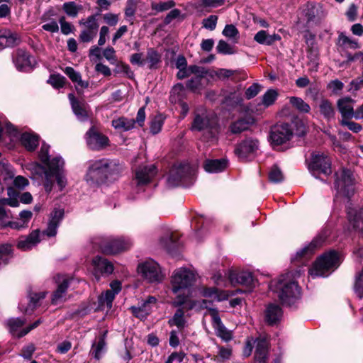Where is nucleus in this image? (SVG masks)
<instances>
[{"label":"nucleus","mask_w":363,"mask_h":363,"mask_svg":"<svg viewBox=\"0 0 363 363\" xmlns=\"http://www.w3.org/2000/svg\"><path fill=\"white\" fill-rule=\"evenodd\" d=\"M123 169V165L117 160H96L90 164L85 179L88 183L100 184L108 180L116 179Z\"/></svg>","instance_id":"nucleus-1"},{"label":"nucleus","mask_w":363,"mask_h":363,"mask_svg":"<svg viewBox=\"0 0 363 363\" xmlns=\"http://www.w3.org/2000/svg\"><path fill=\"white\" fill-rule=\"evenodd\" d=\"M200 294L206 299L194 301L188 299L187 295H178L174 298L172 306L179 307L185 304L187 310L194 309L198 311L206 308L209 314V310L212 309L210 308L211 303L226 300L230 296L227 291H219L215 287L206 286L201 288Z\"/></svg>","instance_id":"nucleus-2"},{"label":"nucleus","mask_w":363,"mask_h":363,"mask_svg":"<svg viewBox=\"0 0 363 363\" xmlns=\"http://www.w3.org/2000/svg\"><path fill=\"white\" fill-rule=\"evenodd\" d=\"M290 274L283 276L278 281H272L271 289L277 294L281 303L291 305L300 296V289L296 281L290 279Z\"/></svg>","instance_id":"nucleus-3"},{"label":"nucleus","mask_w":363,"mask_h":363,"mask_svg":"<svg viewBox=\"0 0 363 363\" xmlns=\"http://www.w3.org/2000/svg\"><path fill=\"white\" fill-rule=\"evenodd\" d=\"M340 262L341 257L337 252H328L316 259L309 270V274L312 278L327 277L338 267Z\"/></svg>","instance_id":"nucleus-4"},{"label":"nucleus","mask_w":363,"mask_h":363,"mask_svg":"<svg viewBox=\"0 0 363 363\" xmlns=\"http://www.w3.org/2000/svg\"><path fill=\"white\" fill-rule=\"evenodd\" d=\"M196 274L186 268L176 269L172 277V291L176 295H187L189 296V288L196 279Z\"/></svg>","instance_id":"nucleus-5"},{"label":"nucleus","mask_w":363,"mask_h":363,"mask_svg":"<svg viewBox=\"0 0 363 363\" xmlns=\"http://www.w3.org/2000/svg\"><path fill=\"white\" fill-rule=\"evenodd\" d=\"M49 149V145L43 144L39 152V159L44 166L38 163L34 164V169L36 173L44 174L47 179H48L51 174H56L57 171L64 166V161L60 157H56L50 160Z\"/></svg>","instance_id":"nucleus-6"},{"label":"nucleus","mask_w":363,"mask_h":363,"mask_svg":"<svg viewBox=\"0 0 363 363\" xmlns=\"http://www.w3.org/2000/svg\"><path fill=\"white\" fill-rule=\"evenodd\" d=\"M92 242L106 255H113L127 250L132 245L131 242L124 238L96 237Z\"/></svg>","instance_id":"nucleus-7"},{"label":"nucleus","mask_w":363,"mask_h":363,"mask_svg":"<svg viewBox=\"0 0 363 363\" xmlns=\"http://www.w3.org/2000/svg\"><path fill=\"white\" fill-rule=\"evenodd\" d=\"M335 188L340 194L349 197L354 192V178L353 173L342 169L336 173Z\"/></svg>","instance_id":"nucleus-8"},{"label":"nucleus","mask_w":363,"mask_h":363,"mask_svg":"<svg viewBox=\"0 0 363 363\" xmlns=\"http://www.w3.org/2000/svg\"><path fill=\"white\" fill-rule=\"evenodd\" d=\"M192 129L199 131L206 130L209 138H215L218 133L217 119L213 116H208L206 113L197 114L192 123Z\"/></svg>","instance_id":"nucleus-9"},{"label":"nucleus","mask_w":363,"mask_h":363,"mask_svg":"<svg viewBox=\"0 0 363 363\" xmlns=\"http://www.w3.org/2000/svg\"><path fill=\"white\" fill-rule=\"evenodd\" d=\"M138 273L149 282H160L162 280L159 264L152 259H147L138 267Z\"/></svg>","instance_id":"nucleus-10"},{"label":"nucleus","mask_w":363,"mask_h":363,"mask_svg":"<svg viewBox=\"0 0 363 363\" xmlns=\"http://www.w3.org/2000/svg\"><path fill=\"white\" fill-rule=\"evenodd\" d=\"M293 131L287 123H280L274 125L270 132V142L274 148L289 141L292 137Z\"/></svg>","instance_id":"nucleus-11"},{"label":"nucleus","mask_w":363,"mask_h":363,"mask_svg":"<svg viewBox=\"0 0 363 363\" xmlns=\"http://www.w3.org/2000/svg\"><path fill=\"white\" fill-rule=\"evenodd\" d=\"M79 24L82 26L79 34V40L82 42L89 43L96 36L99 25L96 15H91L86 19H81Z\"/></svg>","instance_id":"nucleus-12"},{"label":"nucleus","mask_w":363,"mask_h":363,"mask_svg":"<svg viewBox=\"0 0 363 363\" xmlns=\"http://www.w3.org/2000/svg\"><path fill=\"white\" fill-rule=\"evenodd\" d=\"M258 148L257 140L246 138L237 145L235 152L240 160H246L254 157Z\"/></svg>","instance_id":"nucleus-13"},{"label":"nucleus","mask_w":363,"mask_h":363,"mask_svg":"<svg viewBox=\"0 0 363 363\" xmlns=\"http://www.w3.org/2000/svg\"><path fill=\"white\" fill-rule=\"evenodd\" d=\"M331 161L328 156L324 153L315 152L311 154L308 163V169L312 171H318L325 174L331 173Z\"/></svg>","instance_id":"nucleus-14"},{"label":"nucleus","mask_w":363,"mask_h":363,"mask_svg":"<svg viewBox=\"0 0 363 363\" xmlns=\"http://www.w3.org/2000/svg\"><path fill=\"white\" fill-rule=\"evenodd\" d=\"M189 70L195 77H192L186 84V86L194 92H199L206 85V69L197 65L189 66Z\"/></svg>","instance_id":"nucleus-15"},{"label":"nucleus","mask_w":363,"mask_h":363,"mask_svg":"<svg viewBox=\"0 0 363 363\" xmlns=\"http://www.w3.org/2000/svg\"><path fill=\"white\" fill-rule=\"evenodd\" d=\"M209 315L212 318L213 326L216 330V334L225 342H228L233 338V333L228 330L222 323L218 311L216 309H210Z\"/></svg>","instance_id":"nucleus-16"},{"label":"nucleus","mask_w":363,"mask_h":363,"mask_svg":"<svg viewBox=\"0 0 363 363\" xmlns=\"http://www.w3.org/2000/svg\"><path fill=\"white\" fill-rule=\"evenodd\" d=\"M110 290L106 291L102 293L99 297V303L100 306H106L107 308L110 309L112 307V302L121 290V283L119 281H113L110 284Z\"/></svg>","instance_id":"nucleus-17"},{"label":"nucleus","mask_w":363,"mask_h":363,"mask_svg":"<svg viewBox=\"0 0 363 363\" xmlns=\"http://www.w3.org/2000/svg\"><path fill=\"white\" fill-rule=\"evenodd\" d=\"M230 282L232 284H241L251 288L254 286V279L252 273L249 272H235L230 270L228 273Z\"/></svg>","instance_id":"nucleus-18"},{"label":"nucleus","mask_w":363,"mask_h":363,"mask_svg":"<svg viewBox=\"0 0 363 363\" xmlns=\"http://www.w3.org/2000/svg\"><path fill=\"white\" fill-rule=\"evenodd\" d=\"M86 143L92 150H101L108 145V138L101 135L93 128H91L86 133Z\"/></svg>","instance_id":"nucleus-19"},{"label":"nucleus","mask_w":363,"mask_h":363,"mask_svg":"<svg viewBox=\"0 0 363 363\" xmlns=\"http://www.w3.org/2000/svg\"><path fill=\"white\" fill-rule=\"evenodd\" d=\"M24 324V320L20 318H11L8 320L7 325L9 328L10 333L18 337H23L28 333L32 329L36 328L40 324V320H37L29 327L20 330L21 328Z\"/></svg>","instance_id":"nucleus-20"},{"label":"nucleus","mask_w":363,"mask_h":363,"mask_svg":"<svg viewBox=\"0 0 363 363\" xmlns=\"http://www.w3.org/2000/svg\"><path fill=\"white\" fill-rule=\"evenodd\" d=\"M92 266L94 267V275L97 280L99 279L100 274H109L113 271L112 263L99 256L93 259Z\"/></svg>","instance_id":"nucleus-21"},{"label":"nucleus","mask_w":363,"mask_h":363,"mask_svg":"<svg viewBox=\"0 0 363 363\" xmlns=\"http://www.w3.org/2000/svg\"><path fill=\"white\" fill-rule=\"evenodd\" d=\"M354 101L350 97H344L337 101V108L341 113L342 119H351L354 118Z\"/></svg>","instance_id":"nucleus-22"},{"label":"nucleus","mask_w":363,"mask_h":363,"mask_svg":"<svg viewBox=\"0 0 363 363\" xmlns=\"http://www.w3.org/2000/svg\"><path fill=\"white\" fill-rule=\"evenodd\" d=\"M155 304L156 298L155 297L150 296L147 298V300L144 301L140 306H133L131 307L130 310L135 317L140 319H143L150 314L152 308L155 306Z\"/></svg>","instance_id":"nucleus-23"},{"label":"nucleus","mask_w":363,"mask_h":363,"mask_svg":"<svg viewBox=\"0 0 363 363\" xmlns=\"http://www.w3.org/2000/svg\"><path fill=\"white\" fill-rule=\"evenodd\" d=\"M39 235V230H35L27 236L21 237L18 241L17 247L23 251L30 250L40 242Z\"/></svg>","instance_id":"nucleus-24"},{"label":"nucleus","mask_w":363,"mask_h":363,"mask_svg":"<svg viewBox=\"0 0 363 363\" xmlns=\"http://www.w3.org/2000/svg\"><path fill=\"white\" fill-rule=\"evenodd\" d=\"M156 168L154 165L140 167L135 172V179L140 184L149 182L156 174Z\"/></svg>","instance_id":"nucleus-25"},{"label":"nucleus","mask_w":363,"mask_h":363,"mask_svg":"<svg viewBox=\"0 0 363 363\" xmlns=\"http://www.w3.org/2000/svg\"><path fill=\"white\" fill-rule=\"evenodd\" d=\"M63 217V211L61 209H55L50 214V219L48 223L45 233L49 236H55L57 234V228L60 220Z\"/></svg>","instance_id":"nucleus-26"},{"label":"nucleus","mask_w":363,"mask_h":363,"mask_svg":"<svg viewBox=\"0 0 363 363\" xmlns=\"http://www.w3.org/2000/svg\"><path fill=\"white\" fill-rule=\"evenodd\" d=\"M348 220L353 228L363 235V208L359 211L350 209L347 212Z\"/></svg>","instance_id":"nucleus-27"},{"label":"nucleus","mask_w":363,"mask_h":363,"mask_svg":"<svg viewBox=\"0 0 363 363\" xmlns=\"http://www.w3.org/2000/svg\"><path fill=\"white\" fill-rule=\"evenodd\" d=\"M269 343L264 338L257 339L254 363H266Z\"/></svg>","instance_id":"nucleus-28"},{"label":"nucleus","mask_w":363,"mask_h":363,"mask_svg":"<svg viewBox=\"0 0 363 363\" xmlns=\"http://www.w3.org/2000/svg\"><path fill=\"white\" fill-rule=\"evenodd\" d=\"M16 67L20 70H25L32 65L31 57L28 52L19 50L13 58Z\"/></svg>","instance_id":"nucleus-29"},{"label":"nucleus","mask_w":363,"mask_h":363,"mask_svg":"<svg viewBox=\"0 0 363 363\" xmlns=\"http://www.w3.org/2000/svg\"><path fill=\"white\" fill-rule=\"evenodd\" d=\"M282 316L281 308L276 304H269L265 311V320L269 325L276 324Z\"/></svg>","instance_id":"nucleus-30"},{"label":"nucleus","mask_w":363,"mask_h":363,"mask_svg":"<svg viewBox=\"0 0 363 363\" xmlns=\"http://www.w3.org/2000/svg\"><path fill=\"white\" fill-rule=\"evenodd\" d=\"M182 306H184V307L178 308L173 317L168 321L170 326H176L180 330L184 329L186 325V320L184 317V309L188 311L185 307V304Z\"/></svg>","instance_id":"nucleus-31"},{"label":"nucleus","mask_w":363,"mask_h":363,"mask_svg":"<svg viewBox=\"0 0 363 363\" xmlns=\"http://www.w3.org/2000/svg\"><path fill=\"white\" fill-rule=\"evenodd\" d=\"M337 45L343 48H349L352 50L359 49L361 45L358 40L347 36L344 33H340L337 38Z\"/></svg>","instance_id":"nucleus-32"},{"label":"nucleus","mask_w":363,"mask_h":363,"mask_svg":"<svg viewBox=\"0 0 363 363\" xmlns=\"http://www.w3.org/2000/svg\"><path fill=\"white\" fill-rule=\"evenodd\" d=\"M323 242V239L322 238L314 239L308 246L297 252V257L300 259L309 258L315 250L322 245Z\"/></svg>","instance_id":"nucleus-33"},{"label":"nucleus","mask_w":363,"mask_h":363,"mask_svg":"<svg viewBox=\"0 0 363 363\" xmlns=\"http://www.w3.org/2000/svg\"><path fill=\"white\" fill-rule=\"evenodd\" d=\"M187 169L186 165H180L178 167H174L170 172L168 178V184L171 186L177 185L185 177V170Z\"/></svg>","instance_id":"nucleus-34"},{"label":"nucleus","mask_w":363,"mask_h":363,"mask_svg":"<svg viewBox=\"0 0 363 363\" xmlns=\"http://www.w3.org/2000/svg\"><path fill=\"white\" fill-rule=\"evenodd\" d=\"M227 167V160H211L206 161L204 164V169L206 172L210 173H217L224 170Z\"/></svg>","instance_id":"nucleus-35"},{"label":"nucleus","mask_w":363,"mask_h":363,"mask_svg":"<svg viewBox=\"0 0 363 363\" xmlns=\"http://www.w3.org/2000/svg\"><path fill=\"white\" fill-rule=\"evenodd\" d=\"M135 121L125 117H119L112 121V126L120 131H128L134 128Z\"/></svg>","instance_id":"nucleus-36"},{"label":"nucleus","mask_w":363,"mask_h":363,"mask_svg":"<svg viewBox=\"0 0 363 363\" xmlns=\"http://www.w3.org/2000/svg\"><path fill=\"white\" fill-rule=\"evenodd\" d=\"M254 40L259 44L270 45L275 41L280 40L281 37L277 34L270 35L265 30H260L256 33Z\"/></svg>","instance_id":"nucleus-37"},{"label":"nucleus","mask_w":363,"mask_h":363,"mask_svg":"<svg viewBox=\"0 0 363 363\" xmlns=\"http://www.w3.org/2000/svg\"><path fill=\"white\" fill-rule=\"evenodd\" d=\"M69 279H63L62 282L58 285L57 290L55 291L52 301L54 304H57L65 301V294L68 288Z\"/></svg>","instance_id":"nucleus-38"},{"label":"nucleus","mask_w":363,"mask_h":363,"mask_svg":"<svg viewBox=\"0 0 363 363\" xmlns=\"http://www.w3.org/2000/svg\"><path fill=\"white\" fill-rule=\"evenodd\" d=\"M69 99L71 102L72 108L73 109L74 113L78 116V118L81 120L84 119L87 117V111L86 110L85 104H82L78 101L74 94H69Z\"/></svg>","instance_id":"nucleus-39"},{"label":"nucleus","mask_w":363,"mask_h":363,"mask_svg":"<svg viewBox=\"0 0 363 363\" xmlns=\"http://www.w3.org/2000/svg\"><path fill=\"white\" fill-rule=\"evenodd\" d=\"M63 72L69 77V78L74 82L77 84V86L81 88L85 89L89 86V82L86 81H83L82 79L81 74L76 72L71 67H66Z\"/></svg>","instance_id":"nucleus-40"},{"label":"nucleus","mask_w":363,"mask_h":363,"mask_svg":"<svg viewBox=\"0 0 363 363\" xmlns=\"http://www.w3.org/2000/svg\"><path fill=\"white\" fill-rule=\"evenodd\" d=\"M21 141L22 145L30 151L34 150L39 142L38 136L29 133L22 134Z\"/></svg>","instance_id":"nucleus-41"},{"label":"nucleus","mask_w":363,"mask_h":363,"mask_svg":"<svg viewBox=\"0 0 363 363\" xmlns=\"http://www.w3.org/2000/svg\"><path fill=\"white\" fill-rule=\"evenodd\" d=\"M162 55L157 50L153 48H150L147 51V56L145 58V63L148 64L150 69L157 68L161 62Z\"/></svg>","instance_id":"nucleus-42"},{"label":"nucleus","mask_w":363,"mask_h":363,"mask_svg":"<svg viewBox=\"0 0 363 363\" xmlns=\"http://www.w3.org/2000/svg\"><path fill=\"white\" fill-rule=\"evenodd\" d=\"M16 35L9 30H5L0 35V50L16 44Z\"/></svg>","instance_id":"nucleus-43"},{"label":"nucleus","mask_w":363,"mask_h":363,"mask_svg":"<svg viewBox=\"0 0 363 363\" xmlns=\"http://www.w3.org/2000/svg\"><path fill=\"white\" fill-rule=\"evenodd\" d=\"M62 168H60L59 170H57L56 174H51L48 177V179L45 177L46 182L45 184V189L46 191L50 192L52 190V184L50 183L49 181L54 176L56 177L57 183L60 190H62L65 186L67 181L65 177L60 174V171L62 170Z\"/></svg>","instance_id":"nucleus-44"},{"label":"nucleus","mask_w":363,"mask_h":363,"mask_svg":"<svg viewBox=\"0 0 363 363\" xmlns=\"http://www.w3.org/2000/svg\"><path fill=\"white\" fill-rule=\"evenodd\" d=\"M62 9L67 16L75 18L83 7L74 1H68L63 4Z\"/></svg>","instance_id":"nucleus-45"},{"label":"nucleus","mask_w":363,"mask_h":363,"mask_svg":"<svg viewBox=\"0 0 363 363\" xmlns=\"http://www.w3.org/2000/svg\"><path fill=\"white\" fill-rule=\"evenodd\" d=\"M105 335L106 334H104V335ZM105 346H106V342H105L104 336H103L99 338L97 343H94L92 345L91 350L90 351L91 354L93 355V357L96 359H97V360L100 359L102 356V353L105 349Z\"/></svg>","instance_id":"nucleus-46"},{"label":"nucleus","mask_w":363,"mask_h":363,"mask_svg":"<svg viewBox=\"0 0 363 363\" xmlns=\"http://www.w3.org/2000/svg\"><path fill=\"white\" fill-rule=\"evenodd\" d=\"M45 297V294L44 292L30 294V303H29L28 307L24 308L23 305L21 304L19 306V308L21 309V311H24L25 313H29L30 311H33V309L37 306L38 301L44 298Z\"/></svg>","instance_id":"nucleus-47"},{"label":"nucleus","mask_w":363,"mask_h":363,"mask_svg":"<svg viewBox=\"0 0 363 363\" xmlns=\"http://www.w3.org/2000/svg\"><path fill=\"white\" fill-rule=\"evenodd\" d=\"M242 93L240 89L229 93L225 97V102L231 106H235L240 104L242 101Z\"/></svg>","instance_id":"nucleus-48"},{"label":"nucleus","mask_w":363,"mask_h":363,"mask_svg":"<svg viewBox=\"0 0 363 363\" xmlns=\"http://www.w3.org/2000/svg\"><path fill=\"white\" fill-rule=\"evenodd\" d=\"M289 102L301 112L308 113L311 110L310 106L301 98L291 96L289 98Z\"/></svg>","instance_id":"nucleus-49"},{"label":"nucleus","mask_w":363,"mask_h":363,"mask_svg":"<svg viewBox=\"0 0 363 363\" xmlns=\"http://www.w3.org/2000/svg\"><path fill=\"white\" fill-rule=\"evenodd\" d=\"M278 92L275 89L267 90L262 96V104L265 107L272 106L278 97Z\"/></svg>","instance_id":"nucleus-50"},{"label":"nucleus","mask_w":363,"mask_h":363,"mask_svg":"<svg viewBox=\"0 0 363 363\" xmlns=\"http://www.w3.org/2000/svg\"><path fill=\"white\" fill-rule=\"evenodd\" d=\"M320 113L328 118H332L334 116V108L332 104L326 99H323L319 105Z\"/></svg>","instance_id":"nucleus-51"},{"label":"nucleus","mask_w":363,"mask_h":363,"mask_svg":"<svg viewBox=\"0 0 363 363\" xmlns=\"http://www.w3.org/2000/svg\"><path fill=\"white\" fill-rule=\"evenodd\" d=\"M177 240L178 237L174 233L167 232L160 238V243L163 247L169 248L170 245L176 242Z\"/></svg>","instance_id":"nucleus-52"},{"label":"nucleus","mask_w":363,"mask_h":363,"mask_svg":"<svg viewBox=\"0 0 363 363\" xmlns=\"http://www.w3.org/2000/svg\"><path fill=\"white\" fill-rule=\"evenodd\" d=\"M224 0H201L196 6L199 11H203L207 8H215L222 5Z\"/></svg>","instance_id":"nucleus-53"},{"label":"nucleus","mask_w":363,"mask_h":363,"mask_svg":"<svg viewBox=\"0 0 363 363\" xmlns=\"http://www.w3.org/2000/svg\"><path fill=\"white\" fill-rule=\"evenodd\" d=\"M249 122L245 119H239L230 125V130L233 133H240L249 127Z\"/></svg>","instance_id":"nucleus-54"},{"label":"nucleus","mask_w":363,"mask_h":363,"mask_svg":"<svg viewBox=\"0 0 363 363\" xmlns=\"http://www.w3.org/2000/svg\"><path fill=\"white\" fill-rule=\"evenodd\" d=\"M65 81L66 79L60 74H52L48 80V83L55 89H60L65 86Z\"/></svg>","instance_id":"nucleus-55"},{"label":"nucleus","mask_w":363,"mask_h":363,"mask_svg":"<svg viewBox=\"0 0 363 363\" xmlns=\"http://www.w3.org/2000/svg\"><path fill=\"white\" fill-rule=\"evenodd\" d=\"M163 123H164V118L162 117V115L156 116L151 121L150 131L153 134L158 133L162 129Z\"/></svg>","instance_id":"nucleus-56"},{"label":"nucleus","mask_w":363,"mask_h":363,"mask_svg":"<svg viewBox=\"0 0 363 363\" xmlns=\"http://www.w3.org/2000/svg\"><path fill=\"white\" fill-rule=\"evenodd\" d=\"M217 51L223 55H232L235 52L234 48L224 40H220L217 45Z\"/></svg>","instance_id":"nucleus-57"},{"label":"nucleus","mask_w":363,"mask_h":363,"mask_svg":"<svg viewBox=\"0 0 363 363\" xmlns=\"http://www.w3.org/2000/svg\"><path fill=\"white\" fill-rule=\"evenodd\" d=\"M269 179L272 182L275 183L281 182L283 180V174L277 166H273L269 173Z\"/></svg>","instance_id":"nucleus-58"},{"label":"nucleus","mask_w":363,"mask_h":363,"mask_svg":"<svg viewBox=\"0 0 363 363\" xmlns=\"http://www.w3.org/2000/svg\"><path fill=\"white\" fill-rule=\"evenodd\" d=\"M318 9L313 4H307L306 8L303 9V14L305 16L308 23L313 21L317 14Z\"/></svg>","instance_id":"nucleus-59"},{"label":"nucleus","mask_w":363,"mask_h":363,"mask_svg":"<svg viewBox=\"0 0 363 363\" xmlns=\"http://www.w3.org/2000/svg\"><path fill=\"white\" fill-rule=\"evenodd\" d=\"M174 6V2L173 1H167L166 2L152 3V9L155 10L156 12H162L170 9Z\"/></svg>","instance_id":"nucleus-60"},{"label":"nucleus","mask_w":363,"mask_h":363,"mask_svg":"<svg viewBox=\"0 0 363 363\" xmlns=\"http://www.w3.org/2000/svg\"><path fill=\"white\" fill-rule=\"evenodd\" d=\"M218 16L216 15H211L202 21L203 27L206 29L213 30L217 25Z\"/></svg>","instance_id":"nucleus-61"},{"label":"nucleus","mask_w":363,"mask_h":363,"mask_svg":"<svg viewBox=\"0 0 363 363\" xmlns=\"http://www.w3.org/2000/svg\"><path fill=\"white\" fill-rule=\"evenodd\" d=\"M11 252V246L9 245H0V266L6 264L8 262L9 254Z\"/></svg>","instance_id":"nucleus-62"},{"label":"nucleus","mask_w":363,"mask_h":363,"mask_svg":"<svg viewBox=\"0 0 363 363\" xmlns=\"http://www.w3.org/2000/svg\"><path fill=\"white\" fill-rule=\"evenodd\" d=\"M354 291L359 298L363 297V269L357 276Z\"/></svg>","instance_id":"nucleus-63"},{"label":"nucleus","mask_w":363,"mask_h":363,"mask_svg":"<svg viewBox=\"0 0 363 363\" xmlns=\"http://www.w3.org/2000/svg\"><path fill=\"white\" fill-rule=\"evenodd\" d=\"M238 34V30L232 24L226 25L223 30V35L229 38H236Z\"/></svg>","instance_id":"nucleus-64"}]
</instances>
